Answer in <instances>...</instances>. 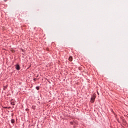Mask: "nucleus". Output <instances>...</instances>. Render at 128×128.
I'll return each mask as SVG.
<instances>
[{"instance_id":"obj_1","label":"nucleus","mask_w":128,"mask_h":128,"mask_svg":"<svg viewBox=\"0 0 128 128\" xmlns=\"http://www.w3.org/2000/svg\"><path fill=\"white\" fill-rule=\"evenodd\" d=\"M16 70H20V65L18 64H16Z\"/></svg>"},{"instance_id":"obj_2","label":"nucleus","mask_w":128,"mask_h":128,"mask_svg":"<svg viewBox=\"0 0 128 128\" xmlns=\"http://www.w3.org/2000/svg\"><path fill=\"white\" fill-rule=\"evenodd\" d=\"M96 99V97L95 96H93L92 98H91V100L92 102H94V100Z\"/></svg>"},{"instance_id":"obj_3","label":"nucleus","mask_w":128,"mask_h":128,"mask_svg":"<svg viewBox=\"0 0 128 128\" xmlns=\"http://www.w3.org/2000/svg\"><path fill=\"white\" fill-rule=\"evenodd\" d=\"M70 62H72V56H70L69 57V58H68Z\"/></svg>"},{"instance_id":"obj_4","label":"nucleus","mask_w":128,"mask_h":128,"mask_svg":"<svg viewBox=\"0 0 128 128\" xmlns=\"http://www.w3.org/2000/svg\"><path fill=\"white\" fill-rule=\"evenodd\" d=\"M11 122H12V124H14V120L12 119V120H11Z\"/></svg>"},{"instance_id":"obj_5","label":"nucleus","mask_w":128,"mask_h":128,"mask_svg":"<svg viewBox=\"0 0 128 128\" xmlns=\"http://www.w3.org/2000/svg\"><path fill=\"white\" fill-rule=\"evenodd\" d=\"M15 104H16V102H11V104H12V106H14Z\"/></svg>"},{"instance_id":"obj_6","label":"nucleus","mask_w":128,"mask_h":128,"mask_svg":"<svg viewBox=\"0 0 128 128\" xmlns=\"http://www.w3.org/2000/svg\"><path fill=\"white\" fill-rule=\"evenodd\" d=\"M36 89H37V90H40V88H38V86H36Z\"/></svg>"},{"instance_id":"obj_7","label":"nucleus","mask_w":128,"mask_h":128,"mask_svg":"<svg viewBox=\"0 0 128 128\" xmlns=\"http://www.w3.org/2000/svg\"><path fill=\"white\" fill-rule=\"evenodd\" d=\"M70 124H73V122H70Z\"/></svg>"},{"instance_id":"obj_8","label":"nucleus","mask_w":128,"mask_h":128,"mask_svg":"<svg viewBox=\"0 0 128 128\" xmlns=\"http://www.w3.org/2000/svg\"><path fill=\"white\" fill-rule=\"evenodd\" d=\"M4 2H8V0H4Z\"/></svg>"},{"instance_id":"obj_9","label":"nucleus","mask_w":128,"mask_h":128,"mask_svg":"<svg viewBox=\"0 0 128 128\" xmlns=\"http://www.w3.org/2000/svg\"><path fill=\"white\" fill-rule=\"evenodd\" d=\"M36 80V79L34 78V80Z\"/></svg>"},{"instance_id":"obj_10","label":"nucleus","mask_w":128,"mask_h":128,"mask_svg":"<svg viewBox=\"0 0 128 128\" xmlns=\"http://www.w3.org/2000/svg\"><path fill=\"white\" fill-rule=\"evenodd\" d=\"M34 108H34H36L34 107V108Z\"/></svg>"},{"instance_id":"obj_11","label":"nucleus","mask_w":128,"mask_h":128,"mask_svg":"<svg viewBox=\"0 0 128 128\" xmlns=\"http://www.w3.org/2000/svg\"><path fill=\"white\" fill-rule=\"evenodd\" d=\"M98 94H99L98 93Z\"/></svg>"}]
</instances>
